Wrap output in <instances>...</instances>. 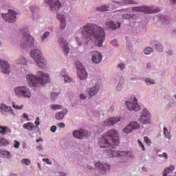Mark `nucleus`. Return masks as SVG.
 Masks as SVG:
<instances>
[{"label":"nucleus","instance_id":"nucleus-1","mask_svg":"<svg viewBox=\"0 0 176 176\" xmlns=\"http://www.w3.org/2000/svg\"><path fill=\"white\" fill-rule=\"evenodd\" d=\"M80 31L81 34H77L76 37V41L79 46H82L83 43H89V41H94L96 46H98V47L102 46V43L105 41V32L101 27L93 23H87L80 28Z\"/></svg>","mask_w":176,"mask_h":176},{"label":"nucleus","instance_id":"nucleus-2","mask_svg":"<svg viewBox=\"0 0 176 176\" xmlns=\"http://www.w3.org/2000/svg\"><path fill=\"white\" fill-rule=\"evenodd\" d=\"M119 145V132L115 129H110L107 133L102 135L99 140V146L100 148H112Z\"/></svg>","mask_w":176,"mask_h":176},{"label":"nucleus","instance_id":"nucleus-3","mask_svg":"<svg viewBox=\"0 0 176 176\" xmlns=\"http://www.w3.org/2000/svg\"><path fill=\"white\" fill-rule=\"evenodd\" d=\"M26 79L30 86L32 87H41L43 86L44 83H49L50 82L49 74L42 72H38L36 76L32 74H28L26 76Z\"/></svg>","mask_w":176,"mask_h":176},{"label":"nucleus","instance_id":"nucleus-4","mask_svg":"<svg viewBox=\"0 0 176 176\" xmlns=\"http://www.w3.org/2000/svg\"><path fill=\"white\" fill-rule=\"evenodd\" d=\"M107 153L109 157H118L121 159L122 162H125L129 157H131V152L128 151H118L117 152L114 149L109 148L107 150Z\"/></svg>","mask_w":176,"mask_h":176},{"label":"nucleus","instance_id":"nucleus-5","mask_svg":"<svg viewBox=\"0 0 176 176\" xmlns=\"http://www.w3.org/2000/svg\"><path fill=\"white\" fill-rule=\"evenodd\" d=\"M34 43L35 40H34V37L30 35L28 32H25L21 40V47L22 49L25 47H32Z\"/></svg>","mask_w":176,"mask_h":176},{"label":"nucleus","instance_id":"nucleus-6","mask_svg":"<svg viewBox=\"0 0 176 176\" xmlns=\"http://www.w3.org/2000/svg\"><path fill=\"white\" fill-rule=\"evenodd\" d=\"M14 92L16 96L18 97H25L26 98H30L31 97V92L30 89L26 87H18L14 89Z\"/></svg>","mask_w":176,"mask_h":176},{"label":"nucleus","instance_id":"nucleus-7","mask_svg":"<svg viewBox=\"0 0 176 176\" xmlns=\"http://www.w3.org/2000/svg\"><path fill=\"white\" fill-rule=\"evenodd\" d=\"M135 12H141L142 13H159L160 10L159 8H155L153 7H135L133 8Z\"/></svg>","mask_w":176,"mask_h":176},{"label":"nucleus","instance_id":"nucleus-8","mask_svg":"<svg viewBox=\"0 0 176 176\" xmlns=\"http://www.w3.org/2000/svg\"><path fill=\"white\" fill-rule=\"evenodd\" d=\"M96 168L101 174H105L111 170V165L108 163H100L98 162L95 164Z\"/></svg>","mask_w":176,"mask_h":176},{"label":"nucleus","instance_id":"nucleus-9","mask_svg":"<svg viewBox=\"0 0 176 176\" xmlns=\"http://www.w3.org/2000/svg\"><path fill=\"white\" fill-rule=\"evenodd\" d=\"M126 105L129 111H140L141 109L135 98H133V100L126 101Z\"/></svg>","mask_w":176,"mask_h":176},{"label":"nucleus","instance_id":"nucleus-10","mask_svg":"<svg viewBox=\"0 0 176 176\" xmlns=\"http://www.w3.org/2000/svg\"><path fill=\"white\" fill-rule=\"evenodd\" d=\"M16 14L13 10H9V12L6 14H2L3 19L5 21H8V23H14L16 21Z\"/></svg>","mask_w":176,"mask_h":176},{"label":"nucleus","instance_id":"nucleus-11","mask_svg":"<svg viewBox=\"0 0 176 176\" xmlns=\"http://www.w3.org/2000/svg\"><path fill=\"white\" fill-rule=\"evenodd\" d=\"M45 2L50 5L52 12H57L61 8V3L58 0H45Z\"/></svg>","mask_w":176,"mask_h":176},{"label":"nucleus","instance_id":"nucleus-12","mask_svg":"<svg viewBox=\"0 0 176 176\" xmlns=\"http://www.w3.org/2000/svg\"><path fill=\"white\" fill-rule=\"evenodd\" d=\"M77 68V75L80 79V80H85V79L87 78V72H86V69L81 65H78L76 66Z\"/></svg>","mask_w":176,"mask_h":176},{"label":"nucleus","instance_id":"nucleus-13","mask_svg":"<svg viewBox=\"0 0 176 176\" xmlns=\"http://www.w3.org/2000/svg\"><path fill=\"white\" fill-rule=\"evenodd\" d=\"M139 120L142 122L143 124H148V123L151 122V114L148 112V110L144 109L142 111Z\"/></svg>","mask_w":176,"mask_h":176},{"label":"nucleus","instance_id":"nucleus-14","mask_svg":"<svg viewBox=\"0 0 176 176\" xmlns=\"http://www.w3.org/2000/svg\"><path fill=\"white\" fill-rule=\"evenodd\" d=\"M91 60L94 64H100L102 60V54L98 51L91 52Z\"/></svg>","mask_w":176,"mask_h":176},{"label":"nucleus","instance_id":"nucleus-15","mask_svg":"<svg viewBox=\"0 0 176 176\" xmlns=\"http://www.w3.org/2000/svg\"><path fill=\"white\" fill-rule=\"evenodd\" d=\"M0 65L1 67L3 74H6V75H9V74H10V65H9L8 61L0 59Z\"/></svg>","mask_w":176,"mask_h":176},{"label":"nucleus","instance_id":"nucleus-16","mask_svg":"<svg viewBox=\"0 0 176 176\" xmlns=\"http://www.w3.org/2000/svg\"><path fill=\"white\" fill-rule=\"evenodd\" d=\"M30 56L32 58H33V60H34L35 61H39V59L43 57V56L42 55V51L38 49H34L32 50Z\"/></svg>","mask_w":176,"mask_h":176},{"label":"nucleus","instance_id":"nucleus-17","mask_svg":"<svg viewBox=\"0 0 176 176\" xmlns=\"http://www.w3.org/2000/svg\"><path fill=\"white\" fill-rule=\"evenodd\" d=\"M118 122H120V118L118 117H111L107 120H106L103 122V126H113L114 124H116V123H118Z\"/></svg>","mask_w":176,"mask_h":176},{"label":"nucleus","instance_id":"nucleus-18","mask_svg":"<svg viewBox=\"0 0 176 176\" xmlns=\"http://www.w3.org/2000/svg\"><path fill=\"white\" fill-rule=\"evenodd\" d=\"M74 137L75 138H78V140H82L85 138L86 135H87V131H85L84 129H80L79 131H74L73 133Z\"/></svg>","mask_w":176,"mask_h":176},{"label":"nucleus","instance_id":"nucleus-19","mask_svg":"<svg viewBox=\"0 0 176 176\" xmlns=\"http://www.w3.org/2000/svg\"><path fill=\"white\" fill-rule=\"evenodd\" d=\"M59 42L60 45L62 46L63 50L65 56H67L68 52H69V47H68V43L64 38H60Z\"/></svg>","mask_w":176,"mask_h":176},{"label":"nucleus","instance_id":"nucleus-20","mask_svg":"<svg viewBox=\"0 0 176 176\" xmlns=\"http://www.w3.org/2000/svg\"><path fill=\"white\" fill-rule=\"evenodd\" d=\"M0 112H2L4 115H6L8 112H12L13 113V110H12V107H8L5 104H1L0 107Z\"/></svg>","mask_w":176,"mask_h":176},{"label":"nucleus","instance_id":"nucleus-21","mask_svg":"<svg viewBox=\"0 0 176 176\" xmlns=\"http://www.w3.org/2000/svg\"><path fill=\"white\" fill-rule=\"evenodd\" d=\"M57 19L60 23V30H64L65 28V16L63 14H58Z\"/></svg>","mask_w":176,"mask_h":176},{"label":"nucleus","instance_id":"nucleus-22","mask_svg":"<svg viewBox=\"0 0 176 176\" xmlns=\"http://www.w3.org/2000/svg\"><path fill=\"white\" fill-rule=\"evenodd\" d=\"M98 90H100V86H98V85H96L94 87L91 88L90 90L89 91V94L90 97H93V96H96Z\"/></svg>","mask_w":176,"mask_h":176},{"label":"nucleus","instance_id":"nucleus-23","mask_svg":"<svg viewBox=\"0 0 176 176\" xmlns=\"http://www.w3.org/2000/svg\"><path fill=\"white\" fill-rule=\"evenodd\" d=\"M9 133H12V131L8 126H0V134H1V135H6V134Z\"/></svg>","mask_w":176,"mask_h":176},{"label":"nucleus","instance_id":"nucleus-24","mask_svg":"<svg viewBox=\"0 0 176 176\" xmlns=\"http://www.w3.org/2000/svg\"><path fill=\"white\" fill-rule=\"evenodd\" d=\"M36 63H37V65L39 68H45V67H46V60L43 56L38 59V61H36Z\"/></svg>","mask_w":176,"mask_h":176},{"label":"nucleus","instance_id":"nucleus-25","mask_svg":"<svg viewBox=\"0 0 176 176\" xmlns=\"http://www.w3.org/2000/svg\"><path fill=\"white\" fill-rule=\"evenodd\" d=\"M23 129H26V130H29L30 131H32L34 129H35V125L32 122H28L24 124L23 126Z\"/></svg>","mask_w":176,"mask_h":176},{"label":"nucleus","instance_id":"nucleus-26","mask_svg":"<svg viewBox=\"0 0 176 176\" xmlns=\"http://www.w3.org/2000/svg\"><path fill=\"white\" fill-rule=\"evenodd\" d=\"M122 19H124L125 20H129V21H131L133 20H137V16L135 14H125L122 16Z\"/></svg>","mask_w":176,"mask_h":176},{"label":"nucleus","instance_id":"nucleus-27","mask_svg":"<svg viewBox=\"0 0 176 176\" xmlns=\"http://www.w3.org/2000/svg\"><path fill=\"white\" fill-rule=\"evenodd\" d=\"M0 153L3 156H6L7 159H11L12 158V154H10V152L3 150L2 148H0Z\"/></svg>","mask_w":176,"mask_h":176},{"label":"nucleus","instance_id":"nucleus-28","mask_svg":"<svg viewBox=\"0 0 176 176\" xmlns=\"http://www.w3.org/2000/svg\"><path fill=\"white\" fill-rule=\"evenodd\" d=\"M64 74H65V72H61L60 75L64 78L65 82L71 83V82H72V78Z\"/></svg>","mask_w":176,"mask_h":176},{"label":"nucleus","instance_id":"nucleus-29","mask_svg":"<svg viewBox=\"0 0 176 176\" xmlns=\"http://www.w3.org/2000/svg\"><path fill=\"white\" fill-rule=\"evenodd\" d=\"M174 166H170L168 168H166L164 169L165 173L163 174V176H167L168 174H170V173H173L174 171Z\"/></svg>","mask_w":176,"mask_h":176},{"label":"nucleus","instance_id":"nucleus-30","mask_svg":"<svg viewBox=\"0 0 176 176\" xmlns=\"http://www.w3.org/2000/svg\"><path fill=\"white\" fill-rule=\"evenodd\" d=\"M16 63L21 65H27V60L24 57H21L19 58L17 60Z\"/></svg>","mask_w":176,"mask_h":176},{"label":"nucleus","instance_id":"nucleus-31","mask_svg":"<svg viewBox=\"0 0 176 176\" xmlns=\"http://www.w3.org/2000/svg\"><path fill=\"white\" fill-rule=\"evenodd\" d=\"M96 10H97V12H107V10H109V7L103 6L96 8Z\"/></svg>","mask_w":176,"mask_h":176},{"label":"nucleus","instance_id":"nucleus-32","mask_svg":"<svg viewBox=\"0 0 176 176\" xmlns=\"http://www.w3.org/2000/svg\"><path fill=\"white\" fill-rule=\"evenodd\" d=\"M0 144L3 145V146H8V145H10V142L8 141V140L4 138H2L0 140Z\"/></svg>","mask_w":176,"mask_h":176},{"label":"nucleus","instance_id":"nucleus-33","mask_svg":"<svg viewBox=\"0 0 176 176\" xmlns=\"http://www.w3.org/2000/svg\"><path fill=\"white\" fill-rule=\"evenodd\" d=\"M65 115V113L60 111L56 114V118L57 120H61L62 119H64V116Z\"/></svg>","mask_w":176,"mask_h":176},{"label":"nucleus","instance_id":"nucleus-34","mask_svg":"<svg viewBox=\"0 0 176 176\" xmlns=\"http://www.w3.org/2000/svg\"><path fill=\"white\" fill-rule=\"evenodd\" d=\"M120 5H135V2L132 0H123L120 2Z\"/></svg>","mask_w":176,"mask_h":176},{"label":"nucleus","instance_id":"nucleus-35","mask_svg":"<svg viewBox=\"0 0 176 176\" xmlns=\"http://www.w3.org/2000/svg\"><path fill=\"white\" fill-rule=\"evenodd\" d=\"M106 25H107V27H109V28H111V30H116V25L114 24L113 21L107 22Z\"/></svg>","mask_w":176,"mask_h":176},{"label":"nucleus","instance_id":"nucleus-36","mask_svg":"<svg viewBox=\"0 0 176 176\" xmlns=\"http://www.w3.org/2000/svg\"><path fill=\"white\" fill-rule=\"evenodd\" d=\"M133 128L131 126L130 124H128L124 129V132L126 133V134H130V133H132Z\"/></svg>","mask_w":176,"mask_h":176},{"label":"nucleus","instance_id":"nucleus-37","mask_svg":"<svg viewBox=\"0 0 176 176\" xmlns=\"http://www.w3.org/2000/svg\"><path fill=\"white\" fill-rule=\"evenodd\" d=\"M164 135L166 138H168V140H171V135L170 132L168 131V129L167 128H164Z\"/></svg>","mask_w":176,"mask_h":176},{"label":"nucleus","instance_id":"nucleus-38","mask_svg":"<svg viewBox=\"0 0 176 176\" xmlns=\"http://www.w3.org/2000/svg\"><path fill=\"white\" fill-rule=\"evenodd\" d=\"M129 124L132 127V130H137V129H140V124H138V122H133Z\"/></svg>","mask_w":176,"mask_h":176},{"label":"nucleus","instance_id":"nucleus-39","mask_svg":"<svg viewBox=\"0 0 176 176\" xmlns=\"http://www.w3.org/2000/svg\"><path fill=\"white\" fill-rule=\"evenodd\" d=\"M155 47L157 50V52H163V47L160 43H156L155 44Z\"/></svg>","mask_w":176,"mask_h":176},{"label":"nucleus","instance_id":"nucleus-40","mask_svg":"<svg viewBox=\"0 0 176 176\" xmlns=\"http://www.w3.org/2000/svg\"><path fill=\"white\" fill-rule=\"evenodd\" d=\"M52 109L54 111H57L58 109H63V107L58 104H52L51 106Z\"/></svg>","mask_w":176,"mask_h":176},{"label":"nucleus","instance_id":"nucleus-41","mask_svg":"<svg viewBox=\"0 0 176 176\" xmlns=\"http://www.w3.org/2000/svg\"><path fill=\"white\" fill-rule=\"evenodd\" d=\"M162 21L164 24H168L170 23V20L168 19V17L163 16L161 18Z\"/></svg>","mask_w":176,"mask_h":176},{"label":"nucleus","instance_id":"nucleus-42","mask_svg":"<svg viewBox=\"0 0 176 176\" xmlns=\"http://www.w3.org/2000/svg\"><path fill=\"white\" fill-rule=\"evenodd\" d=\"M21 163L26 164V166H30L31 164V161L28 159H23Z\"/></svg>","mask_w":176,"mask_h":176},{"label":"nucleus","instance_id":"nucleus-43","mask_svg":"<svg viewBox=\"0 0 176 176\" xmlns=\"http://www.w3.org/2000/svg\"><path fill=\"white\" fill-rule=\"evenodd\" d=\"M153 52V50L151 47H147L144 50V54H151Z\"/></svg>","mask_w":176,"mask_h":176},{"label":"nucleus","instance_id":"nucleus-44","mask_svg":"<svg viewBox=\"0 0 176 176\" xmlns=\"http://www.w3.org/2000/svg\"><path fill=\"white\" fill-rule=\"evenodd\" d=\"M50 35V32H45L42 36H41V39L42 41H45L47 36Z\"/></svg>","mask_w":176,"mask_h":176},{"label":"nucleus","instance_id":"nucleus-45","mask_svg":"<svg viewBox=\"0 0 176 176\" xmlns=\"http://www.w3.org/2000/svg\"><path fill=\"white\" fill-rule=\"evenodd\" d=\"M145 82L148 86L155 84V80H151L149 78H146Z\"/></svg>","mask_w":176,"mask_h":176},{"label":"nucleus","instance_id":"nucleus-46","mask_svg":"<svg viewBox=\"0 0 176 176\" xmlns=\"http://www.w3.org/2000/svg\"><path fill=\"white\" fill-rule=\"evenodd\" d=\"M12 107H13V108H14V109H22L24 106L23 104H21V106H19V105L13 103Z\"/></svg>","mask_w":176,"mask_h":176},{"label":"nucleus","instance_id":"nucleus-47","mask_svg":"<svg viewBox=\"0 0 176 176\" xmlns=\"http://www.w3.org/2000/svg\"><path fill=\"white\" fill-rule=\"evenodd\" d=\"M144 142L147 145H151V144H152V142L151 141V140H149V138H148L147 136L144 137Z\"/></svg>","mask_w":176,"mask_h":176},{"label":"nucleus","instance_id":"nucleus-48","mask_svg":"<svg viewBox=\"0 0 176 176\" xmlns=\"http://www.w3.org/2000/svg\"><path fill=\"white\" fill-rule=\"evenodd\" d=\"M14 146L16 149H19V148H20V142L15 140Z\"/></svg>","mask_w":176,"mask_h":176},{"label":"nucleus","instance_id":"nucleus-49","mask_svg":"<svg viewBox=\"0 0 176 176\" xmlns=\"http://www.w3.org/2000/svg\"><path fill=\"white\" fill-rule=\"evenodd\" d=\"M159 157H164L165 160L168 159V156L167 155V154L166 153H164L162 155L160 154L158 155Z\"/></svg>","mask_w":176,"mask_h":176},{"label":"nucleus","instance_id":"nucleus-50","mask_svg":"<svg viewBox=\"0 0 176 176\" xmlns=\"http://www.w3.org/2000/svg\"><path fill=\"white\" fill-rule=\"evenodd\" d=\"M138 142L140 146H141L142 151H145V146H144V144H142V142L140 140H138Z\"/></svg>","mask_w":176,"mask_h":176},{"label":"nucleus","instance_id":"nucleus-51","mask_svg":"<svg viewBox=\"0 0 176 176\" xmlns=\"http://www.w3.org/2000/svg\"><path fill=\"white\" fill-rule=\"evenodd\" d=\"M35 124H36V127H38V126H39V124H41V122L39 121V117H37L35 122H34Z\"/></svg>","mask_w":176,"mask_h":176},{"label":"nucleus","instance_id":"nucleus-52","mask_svg":"<svg viewBox=\"0 0 176 176\" xmlns=\"http://www.w3.org/2000/svg\"><path fill=\"white\" fill-rule=\"evenodd\" d=\"M56 130H57V126H51L50 131H52V133H56Z\"/></svg>","mask_w":176,"mask_h":176},{"label":"nucleus","instance_id":"nucleus-53","mask_svg":"<svg viewBox=\"0 0 176 176\" xmlns=\"http://www.w3.org/2000/svg\"><path fill=\"white\" fill-rule=\"evenodd\" d=\"M43 162H45L47 164H52V162H50L49 158H43Z\"/></svg>","mask_w":176,"mask_h":176},{"label":"nucleus","instance_id":"nucleus-54","mask_svg":"<svg viewBox=\"0 0 176 176\" xmlns=\"http://www.w3.org/2000/svg\"><path fill=\"white\" fill-rule=\"evenodd\" d=\"M58 126L64 129V127H65V124H64V122H60L58 124Z\"/></svg>","mask_w":176,"mask_h":176},{"label":"nucleus","instance_id":"nucleus-55","mask_svg":"<svg viewBox=\"0 0 176 176\" xmlns=\"http://www.w3.org/2000/svg\"><path fill=\"white\" fill-rule=\"evenodd\" d=\"M111 45H113V46H118V41L116 40H113L111 42Z\"/></svg>","mask_w":176,"mask_h":176},{"label":"nucleus","instance_id":"nucleus-56","mask_svg":"<svg viewBox=\"0 0 176 176\" xmlns=\"http://www.w3.org/2000/svg\"><path fill=\"white\" fill-rule=\"evenodd\" d=\"M124 64L120 63L118 65V68H120L121 71H123V69H124Z\"/></svg>","mask_w":176,"mask_h":176},{"label":"nucleus","instance_id":"nucleus-57","mask_svg":"<svg viewBox=\"0 0 176 176\" xmlns=\"http://www.w3.org/2000/svg\"><path fill=\"white\" fill-rule=\"evenodd\" d=\"M23 118H25V119H26L28 121H30V118H28V114L23 113Z\"/></svg>","mask_w":176,"mask_h":176},{"label":"nucleus","instance_id":"nucleus-58","mask_svg":"<svg viewBox=\"0 0 176 176\" xmlns=\"http://www.w3.org/2000/svg\"><path fill=\"white\" fill-rule=\"evenodd\" d=\"M170 3L171 5H176V0H170Z\"/></svg>","mask_w":176,"mask_h":176},{"label":"nucleus","instance_id":"nucleus-59","mask_svg":"<svg viewBox=\"0 0 176 176\" xmlns=\"http://www.w3.org/2000/svg\"><path fill=\"white\" fill-rule=\"evenodd\" d=\"M57 96H58V93H52L51 94L52 98H53V97Z\"/></svg>","mask_w":176,"mask_h":176},{"label":"nucleus","instance_id":"nucleus-60","mask_svg":"<svg viewBox=\"0 0 176 176\" xmlns=\"http://www.w3.org/2000/svg\"><path fill=\"white\" fill-rule=\"evenodd\" d=\"M36 142H43V139L39 138L38 139L36 140Z\"/></svg>","mask_w":176,"mask_h":176},{"label":"nucleus","instance_id":"nucleus-61","mask_svg":"<svg viewBox=\"0 0 176 176\" xmlns=\"http://www.w3.org/2000/svg\"><path fill=\"white\" fill-rule=\"evenodd\" d=\"M80 97L81 100H85L86 98V96H85V94H80Z\"/></svg>","mask_w":176,"mask_h":176},{"label":"nucleus","instance_id":"nucleus-62","mask_svg":"<svg viewBox=\"0 0 176 176\" xmlns=\"http://www.w3.org/2000/svg\"><path fill=\"white\" fill-rule=\"evenodd\" d=\"M36 149H38V151H43V148H42V146H36Z\"/></svg>","mask_w":176,"mask_h":176},{"label":"nucleus","instance_id":"nucleus-63","mask_svg":"<svg viewBox=\"0 0 176 176\" xmlns=\"http://www.w3.org/2000/svg\"><path fill=\"white\" fill-rule=\"evenodd\" d=\"M120 87H122V85L119 83L117 86V90H120Z\"/></svg>","mask_w":176,"mask_h":176},{"label":"nucleus","instance_id":"nucleus-64","mask_svg":"<svg viewBox=\"0 0 176 176\" xmlns=\"http://www.w3.org/2000/svg\"><path fill=\"white\" fill-rule=\"evenodd\" d=\"M67 175V174L64 173H60V176H65Z\"/></svg>","mask_w":176,"mask_h":176}]
</instances>
